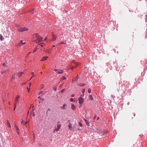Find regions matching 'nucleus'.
<instances>
[{
	"label": "nucleus",
	"instance_id": "obj_30",
	"mask_svg": "<svg viewBox=\"0 0 147 147\" xmlns=\"http://www.w3.org/2000/svg\"><path fill=\"white\" fill-rule=\"evenodd\" d=\"M38 98H40L41 100H42V101H43L44 100V99H43V98H41L40 97V96H39V97H38Z\"/></svg>",
	"mask_w": 147,
	"mask_h": 147
},
{
	"label": "nucleus",
	"instance_id": "obj_43",
	"mask_svg": "<svg viewBox=\"0 0 147 147\" xmlns=\"http://www.w3.org/2000/svg\"><path fill=\"white\" fill-rule=\"evenodd\" d=\"M60 44H65V43H64L63 42H61V43H60Z\"/></svg>",
	"mask_w": 147,
	"mask_h": 147
},
{
	"label": "nucleus",
	"instance_id": "obj_13",
	"mask_svg": "<svg viewBox=\"0 0 147 147\" xmlns=\"http://www.w3.org/2000/svg\"><path fill=\"white\" fill-rule=\"evenodd\" d=\"M71 108L73 110H74L76 109V107L74 104H71Z\"/></svg>",
	"mask_w": 147,
	"mask_h": 147
},
{
	"label": "nucleus",
	"instance_id": "obj_44",
	"mask_svg": "<svg viewBox=\"0 0 147 147\" xmlns=\"http://www.w3.org/2000/svg\"><path fill=\"white\" fill-rule=\"evenodd\" d=\"M42 44H40H40H41V45H40L41 46V47H43V45H42Z\"/></svg>",
	"mask_w": 147,
	"mask_h": 147
},
{
	"label": "nucleus",
	"instance_id": "obj_57",
	"mask_svg": "<svg viewBox=\"0 0 147 147\" xmlns=\"http://www.w3.org/2000/svg\"><path fill=\"white\" fill-rule=\"evenodd\" d=\"M81 125H82V124H81V125L80 124V126Z\"/></svg>",
	"mask_w": 147,
	"mask_h": 147
},
{
	"label": "nucleus",
	"instance_id": "obj_35",
	"mask_svg": "<svg viewBox=\"0 0 147 147\" xmlns=\"http://www.w3.org/2000/svg\"><path fill=\"white\" fill-rule=\"evenodd\" d=\"M111 96L112 97V98H115V96L114 95H111Z\"/></svg>",
	"mask_w": 147,
	"mask_h": 147
},
{
	"label": "nucleus",
	"instance_id": "obj_37",
	"mask_svg": "<svg viewBox=\"0 0 147 147\" xmlns=\"http://www.w3.org/2000/svg\"><path fill=\"white\" fill-rule=\"evenodd\" d=\"M31 74H32V76L33 75V77L34 76V72H32V73H31Z\"/></svg>",
	"mask_w": 147,
	"mask_h": 147
},
{
	"label": "nucleus",
	"instance_id": "obj_21",
	"mask_svg": "<svg viewBox=\"0 0 147 147\" xmlns=\"http://www.w3.org/2000/svg\"><path fill=\"white\" fill-rule=\"evenodd\" d=\"M66 79V78L65 77V76H64L61 78V80H65Z\"/></svg>",
	"mask_w": 147,
	"mask_h": 147
},
{
	"label": "nucleus",
	"instance_id": "obj_55",
	"mask_svg": "<svg viewBox=\"0 0 147 147\" xmlns=\"http://www.w3.org/2000/svg\"><path fill=\"white\" fill-rule=\"evenodd\" d=\"M99 119V118L98 117L97 118V120H98Z\"/></svg>",
	"mask_w": 147,
	"mask_h": 147
},
{
	"label": "nucleus",
	"instance_id": "obj_1",
	"mask_svg": "<svg viewBox=\"0 0 147 147\" xmlns=\"http://www.w3.org/2000/svg\"><path fill=\"white\" fill-rule=\"evenodd\" d=\"M34 38L33 39V41L37 43L39 45L40 44H42V39L43 38L39 35L38 34H36L34 36Z\"/></svg>",
	"mask_w": 147,
	"mask_h": 147
},
{
	"label": "nucleus",
	"instance_id": "obj_50",
	"mask_svg": "<svg viewBox=\"0 0 147 147\" xmlns=\"http://www.w3.org/2000/svg\"><path fill=\"white\" fill-rule=\"evenodd\" d=\"M47 39V37H46V38H45V39H44V40H46V39Z\"/></svg>",
	"mask_w": 147,
	"mask_h": 147
},
{
	"label": "nucleus",
	"instance_id": "obj_52",
	"mask_svg": "<svg viewBox=\"0 0 147 147\" xmlns=\"http://www.w3.org/2000/svg\"><path fill=\"white\" fill-rule=\"evenodd\" d=\"M31 83L30 84V85H29V86L30 87L31 86Z\"/></svg>",
	"mask_w": 147,
	"mask_h": 147
},
{
	"label": "nucleus",
	"instance_id": "obj_12",
	"mask_svg": "<svg viewBox=\"0 0 147 147\" xmlns=\"http://www.w3.org/2000/svg\"><path fill=\"white\" fill-rule=\"evenodd\" d=\"M25 44V42H23V41L22 40L21 41L20 43L18 44L19 46H21Z\"/></svg>",
	"mask_w": 147,
	"mask_h": 147
},
{
	"label": "nucleus",
	"instance_id": "obj_45",
	"mask_svg": "<svg viewBox=\"0 0 147 147\" xmlns=\"http://www.w3.org/2000/svg\"><path fill=\"white\" fill-rule=\"evenodd\" d=\"M7 123L9 125V127H11V125L9 124V123L8 121H7Z\"/></svg>",
	"mask_w": 147,
	"mask_h": 147
},
{
	"label": "nucleus",
	"instance_id": "obj_47",
	"mask_svg": "<svg viewBox=\"0 0 147 147\" xmlns=\"http://www.w3.org/2000/svg\"><path fill=\"white\" fill-rule=\"evenodd\" d=\"M33 77V76H32V77L30 78V80H31V79L32 78V77Z\"/></svg>",
	"mask_w": 147,
	"mask_h": 147
},
{
	"label": "nucleus",
	"instance_id": "obj_59",
	"mask_svg": "<svg viewBox=\"0 0 147 147\" xmlns=\"http://www.w3.org/2000/svg\"><path fill=\"white\" fill-rule=\"evenodd\" d=\"M40 102H39V103H40Z\"/></svg>",
	"mask_w": 147,
	"mask_h": 147
},
{
	"label": "nucleus",
	"instance_id": "obj_29",
	"mask_svg": "<svg viewBox=\"0 0 147 147\" xmlns=\"http://www.w3.org/2000/svg\"><path fill=\"white\" fill-rule=\"evenodd\" d=\"M53 90H54L55 91H56L57 90V88L55 87H54L53 88Z\"/></svg>",
	"mask_w": 147,
	"mask_h": 147
},
{
	"label": "nucleus",
	"instance_id": "obj_31",
	"mask_svg": "<svg viewBox=\"0 0 147 147\" xmlns=\"http://www.w3.org/2000/svg\"><path fill=\"white\" fill-rule=\"evenodd\" d=\"M88 92L89 93H90L91 92V90L90 89H89L88 90Z\"/></svg>",
	"mask_w": 147,
	"mask_h": 147
},
{
	"label": "nucleus",
	"instance_id": "obj_28",
	"mask_svg": "<svg viewBox=\"0 0 147 147\" xmlns=\"http://www.w3.org/2000/svg\"><path fill=\"white\" fill-rule=\"evenodd\" d=\"M14 111H15L16 108V103L14 105Z\"/></svg>",
	"mask_w": 147,
	"mask_h": 147
},
{
	"label": "nucleus",
	"instance_id": "obj_20",
	"mask_svg": "<svg viewBox=\"0 0 147 147\" xmlns=\"http://www.w3.org/2000/svg\"><path fill=\"white\" fill-rule=\"evenodd\" d=\"M71 126H72V125L71 123H70L69 124V125H68V128L69 129H72V127Z\"/></svg>",
	"mask_w": 147,
	"mask_h": 147
},
{
	"label": "nucleus",
	"instance_id": "obj_8",
	"mask_svg": "<svg viewBox=\"0 0 147 147\" xmlns=\"http://www.w3.org/2000/svg\"><path fill=\"white\" fill-rule=\"evenodd\" d=\"M56 39V37L54 35H53L52 36V39L51 40V41L54 42Z\"/></svg>",
	"mask_w": 147,
	"mask_h": 147
},
{
	"label": "nucleus",
	"instance_id": "obj_24",
	"mask_svg": "<svg viewBox=\"0 0 147 147\" xmlns=\"http://www.w3.org/2000/svg\"><path fill=\"white\" fill-rule=\"evenodd\" d=\"M89 98H90V100H93V98L92 97V96L91 95H90L89 96Z\"/></svg>",
	"mask_w": 147,
	"mask_h": 147
},
{
	"label": "nucleus",
	"instance_id": "obj_11",
	"mask_svg": "<svg viewBox=\"0 0 147 147\" xmlns=\"http://www.w3.org/2000/svg\"><path fill=\"white\" fill-rule=\"evenodd\" d=\"M48 57L46 56L43 57L41 60L42 61H45L48 58Z\"/></svg>",
	"mask_w": 147,
	"mask_h": 147
},
{
	"label": "nucleus",
	"instance_id": "obj_32",
	"mask_svg": "<svg viewBox=\"0 0 147 147\" xmlns=\"http://www.w3.org/2000/svg\"><path fill=\"white\" fill-rule=\"evenodd\" d=\"M65 91V89H63L61 91V93H63V92H64V91Z\"/></svg>",
	"mask_w": 147,
	"mask_h": 147
},
{
	"label": "nucleus",
	"instance_id": "obj_39",
	"mask_svg": "<svg viewBox=\"0 0 147 147\" xmlns=\"http://www.w3.org/2000/svg\"><path fill=\"white\" fill-rule=\"evenodd\" d=\"M15 78V77L14 76H13L12 77V79H14V78Z\"/></svg>",
	"mask_w": 147,
	"mask_h": 147
},
{
	"label": "nucleus",
	"instance_id": "obj_22",
	"mask_svg": "<svg viewBox=\"0 0 147 147\" xmlns=\"http://www.w3.org/2000/svg\"><path fill=\"white\" fill-rule=\"evenodd\" d=\"M85 89H83L82 90V93L83 94V96H84V93L85 92Z\"/></svg>",
	"mask_w": 147,
	"mask_h": 147
},
{
	"label": "nucleus",
	"instance_id": "obj_18",
	"mask_svg": "<svg viewBox=\"0 0 147 147\" xmlns=\"http://www.w3.org/2000/svg\"><path fill=\"white\" fill-rule=\"evenodd\" d=\"M79 79V78L78 76H76V78L74 80H73V81H76Z\"/></svg>",
	"mask_w": 147,
	"mask_h": 147
},
{
	"label": "nucleus",
	"instance_id": "obj_49",
	"mask_svg": "<svg viewBox=\"0 0 147 147\" xmlns=\"http://www.w3.org/2000/svg\"><path fill=\"white\" fill-rule=\"evenodd\" d=\"M146 22H147V18H146Z\"/></svg>",
	"mask_w": 147,
	"mask_h": 147
},
{
	"label": "nucleus",
	"instance_id": "obj_51",
	"mask_svg": "<svg viewBox=\"0 0 147 147\" xmlns=\"http://www.w3.org/2000/svg\"><path fill=\"white\" fill-rule=\"evenodd\" d=\"M9 105H11V103H10V102H9Z\"/></svg>",
	"mask_w": 147,
	"mask_h": 147
},
{
	"label": "nucleus",
	"instance_id": "obj_36",
	"mask_svg": "<svg viewBox=\"0 0 147 147\" xmlns=\"http://www.w3.org/2000/svg\"><path fill=\"white\" fill-rule=\"evenodd\" d=\"M27 89L28 90V92H29L30 90V88H28L27 87Z\"/></svg>",
	"mask_w": 147,
	"mask_h": 147
},
{
	"label": "nucleus",
	"instance_id": "obj_19",
	"mask_svg": "<svg viewBox=\"0 0 147 147\" xmlns=\"http://www.w3.org/2000/svg\"><path fill=\"white\" fill-rule=\"evenodd\" d=\"M34 10V9H32L30 11V13H31V14H32L33 13Z\"/></svg>",
	"mask_w": 147,
	"mask_h": 147
},
{
	"label": "nucleus",
	"instance_id": "obj_54",
	"mask_svg": "<svg viewBox=\"0 0 147 147\" xmlns=\"http://www.w3.org/2000/svg\"><path fill=\"white\" fill-rule=\"evenodd\" d=\"M33 115L34 116H35V114L34 113L33 114Z\"/></svg>",
	"mask_w": 147,
	"mask_h": 147
},
{
	"label": "nucleus",
	"instance_id": "obj_9",
	"mask_svg": "<svg viewBox=\"0 0 147 147\" xmlns=\"http://www.w3.org/2000/svg\"><path fill=\"white\" fill-rule=\"evenodd\" d=\"M20 95H17L15 99V101L16 102L19 100V98H20Z\"/></svg>",
	"mask_w": 147,
	"mask_h": 147
},
{
	"label": "nucleus",
	"instance_id": "obj_34",
	"mask_svg": "<svg viewBox=\"0 0 147 147\" xmlns=\"http://www.w3.org/2000/svg\"><path fill=\"white\" fill-rule=\"evenodd\" d=\"M96 115L94 116V117L93 118V119L94 120L95 119H96Z\"/></svg>",
	"mask_w": 147,
	"mask_h": 147
},
{
	"label": "nucleus",
	"instance_id": "obj_17",
	"mask_svg": "<svg viewBox=\"0 0 147 147\" xmlns=\"http://www.w3.org/2000/svg\"><path fill=\"white\" fill-rule=\"evenodd\" d=\"M23 74V72H20V73L18 74V76L19 77L21 76L22 74Z\"/></svg>",
	"mask_w": 147,
	"mask_h": 147
},
{
	"label": "nucleus",
	"instance_id": "obj_7",
	"mask_svg": "<svg viewBox=\"0 0 147 147\" xmlns=\"http://www.w3.org/2000/svg\"><path fill=\"white\" fill-rule=\"evenodd\" d=\"M67 106L66 104H64L63 106L60 107V108L62 109H65L66 108V107Z\"/></svg>",
	"mask_w": 147,
	"mask_h": 147
},
{
	"label": "nucleus",
	"instance_id": "obj_26",
	"mask_svg": "<svg viewBox=\"0 0 147 147\" xmlns=\"http://www.w3.org/2000/svg\"><path fill=\"white\" fill-rule=\"evenodd\" d=\"M85 85V84H80L79 85L80 86H84V85Z\"/></svg>",
	"mask_w": 147,
	"mask_h": 147
},
{
	"label": "nucleus",
	"instance_id": "obj_10",
	"mask_svg": "<svg viewBox=\"0 0 147 147\" xmlns=\"http://www.w3.org/2000/svg\"><path fill=\"white\" fill-rule=\"evenodd\" d=\"M88 68L87 67H84V74H87V71Z\"/></svg>",
	"mask_w": 147,
	"mask_h": 147
},
{
	"label": "nucleus",
	"instance_id": "obj_2",
	"mask_svg": "<svg viewBox=\"0 0 147 147\" xmlns=\"http://www.w3.org/2000/svg\"><path fill=\"white\" fill-rule=\"evenodd\" d=\"M79 63H76L75 61H74L71 62L69 65V67L71 70H73L74 69L76 68L79 65Z\"/></svg>",
	"mask_w": 147,
	"mask_h": 147
},
{
	"label": "nucleus",
	"instance_id": "obj_5",
	"mask_svg": "<svg viewBox=\"0 0 147 147\" xmlns=\"http://www.w3.org/2000/svg\"><path fill=\"white\" fill-rule=\"evenodd\" d=\"M55 71H56L57 74H62L63 72V71L62 70H59L56 69L55 70Z\"/></svg>",
	"mask_w": 147,
	"mask_h": 147
},
{
	"label": "nucleus",
	"instance_id": "obj_6",
	"mask_svg": "<svg viewBox=\"0 0 147 147\" xmlns=\"http://www.w3.org/2000/svg\"><path fill=\"white\" fill-rule=\"evenodd\" d=\"M84 99L81 97H80L78 99L79 103L81 104L84 102Z\"/></svg>",
	"mask_w": 147,
	"mask_h": 147
},
{
	"label": "nucleus",
	"instance_id": "obj_23",
	"mask_svg": "<svg viewBox=\"0 0 147 147\" xmlns=\"http://www.w3.org/2000/svg\"><path fill=\"white\" fill-rule=\"evenodd\" d=\"M70 101L71 102H75V100H74L73 98H71L70 99Z\"/></svg>",
	"mask_w": 147,
	"mask_h": 147
},
{
	"label": "nucleus",
	"instance_id": "obj_3",
	"mask_svg": "<svg viewBox=\"0 0 147 147\" xmlns=\"http://www.w3.org/2000/svg\"><path fill=\"white\" fill-rule=\"evenodd\" d=\"M57 127H56L53 131V132L54 133L55 131H58L61 128V125L60 123H59V122L57 123Z\"/></svg>",
	"mask_w": 147,
	"mask_h": 147
},
{
	"label": "nucleus",
	"instance_id": "obj_14",
	"mask_svg": "<svg viewBox=\"0 0 147 147\" xmlns=\"http://www.w3.org/2000/svg\"><path fill=\"white\" fill-rule=\"evenodd\" d=\"M44 51H45V52L46 53H47L48 54H50L51 53V51L50 50H47L46 51H45V50H43Z\"/></svg>",
	"mask_w": 147,
	"mask_h": 147
},
{
	"label": "nucleus",
	"instance_id": "obj_58",
	"mask_svg": "<svg viewBox=\"0 0 147 147\" xmlns=\"http://www.w3.org/2000/svg\"><path fill=\"white\" fill-rule=\"evenodd\" d=\"M81 125H82V124H81V125L80 124V126Z\"/></svg>",
	"mask_w": 147,
	"mask_h": 147
},
{
	"label": "nucleus",
	"instance_id": "obj_42",
	"mask_svg": "<svg viewBox=\"0 0 147 147\" xmlns=\"http://www.w3.org/2000/svg\"><path fill=\"white\" fill-rule=\"evenodd\" d=\"M74 94H72L71 95V97H74Z\"/></svg>",
	"mask_w": 147,
	"mask_h": 147
},
{
	"label": "nucleus",
	"instance_id": "obj_33",
	"mask_svg": "<svg viewBox=\"0 0 147 147\" xmlns=\"http://www.w3.org/2000/svg\"><path fill=\"white\" fill-rule=\"evenodd\" d=\"M43 92V91H40L38 93V95H39Z\"/></svg>",
	"mask_w": 147,
	"mask_h": 147
},
{
	"label": "nucleus",
	"instance_id": "obj_48",
	"mask_svg": "<svg viewBox=\"0 0 147 147\" xmlns=\"http://www.w3.org/2000/svg\"><path fill=\"white\" fill-rule=\"evenodd\" d=\"M5 72V71H3L2 72V74H3V73H4Z\"/></svg>",
	"mask_w": 147,
	"mask_h": 147
},
{
	"label": "nucleus",
	"instance_id": "obj_53",
	"mask_svg": "<svg viewBox=\"0 0 147 147\" xmlns=\"http://www.w3.org/2000/svg\"><path fill=\"white\" fill-rule=\"evenodd\" d=\"M81 96H83V94L82 93V94H81Z\"/></svg>",
	"mask_w": 147,
	"mask_h": 147
},
{
	"label": "nucleus",
	"instance_id": "obj_56",
	"mask_svg": "<svg viewBox=\"0 0 147 147\" xmlns=\"http://www.w3.org/2000/svg\"><path fill=\"white\" fill-rule=\"evenodd\" d=\"M81 125H82V124H81V125L80 124V126Z\"/></svg>",
	"mask_w": 147,
	"mask_h": 147
},
{
	"label": "nucleus",
	"instance_id": "obj_38",
	"mask_svg": "<svg viewBox=\"0 0 147 147\" xmlns=\"http://www.w3.org/2000/svg\"><path fill=\"white\" fill-rule=\"evenodd\" d=\"M21 123L22 124H24V122L23 121V120H22Z\"/></svg>",
	"mask_w": 147,
	"mask_h": 147
},
{
	"label": "nucleus",
	"instance_id": "obj_4",
	"mask_svg": "<svg viewBox=\"0 0 147 147\" xmlns=\"http://www.w3.org/2000/svg\"><path fill=\"white\" fill-rule=\"evenodd\" d=\"M28 30V29L26 28H20L19 29H18V31L19 32H24L27 31Z\"/></svg>",
	"mask_w": 147,
	"mask_h": 147
},
{
	"label": "nucleus",
	"instance_id": "obj_16",
	"mask_svg": "<svg viewBox=\"0 0 147 147\" xmlns=\"http://www.w3.org/2000/svg\"><path fill=\"white\" fill-rule=\"evenodd\" d=\"M4 39V38L1 34H0V40L2 41Z\"/></svg>",
	"mask_w": 147,
	"mask_h": 147
},
{
	"label": "nucleus",
	"instance_id": "obj_27",
	"mask_svg": "<svg viewBox=\"0 0 147 147\" xmlns=\"http://www.w3.org/2000/svg\"><path fill=\"white\" fill-rule=\"evenodd\" d=\"M44 87V86L43 84H42L41 85V86H40V88L41 89H42V88H43Z\"/></svg>",
	"mask_w": 147,
	"mask_h": 147
},
{
	"label": "nucleus",
	"instance_id": "obj_25",
	"mask_svg": "<svg viewBox=\"0 0 147 147\" xmlns=\"http://www.w3.org/2000/svg\"><path fill=\"white\" fill-rule=\"evenodd\" d=\"M16 132L18 134H19V130L18 128L16 129Z\"/></svg>",
	"mask_w": 147,
	"mask_h": 147
},
{
	"label": "nucleus",
	"instance_id": "obj_15",
	"mask_svg": "<svg viewBox=\"0 0 147 147\" xmlns=\"http://www.w3.org/2000/svg\"><path fill=\"white\" fill-rule=\"evenodd\" d=\"M84 120L85 122H86V124L88 125V126L89 125H88L89 124L88 121L86 119L84 118Z\"/></svg>",
	"mask_w": 147,
	"mask_h": 147
},
{
	"label": "nucleus",
	"instance_id": "obj_41",
	"mask_svg": "<svg viewBox=\"0 0 147 147\" xmlns=\"http://www.w3.org/2000/svg\"><path fill=\"white\" fill-rule=\"evenodd\" d=\"M3 66H6V65L5 64V63H4L3 64Z\"/></svg>",
	"mask_w": 147,
	"mask_h": 147
},
{
	"label": "nucleus",
	"instance_id": "obj_46",
	"mask_svg": "<svg viewBox=\"0 0 147 147\" xmlns=\"http://www.w3.org/2000/svg\"><path fill=\"white\" fill-rule=\"evenodd\" d=\"M31 53V52H29V53H28V55H29V54H30Z\"/></svg>",
	"mask_w": 147,
	"mask_h": 147
},
{
	"label": "nucleus",
	"instance_id": "obj_40",
	"mask_svg": "<svg viewBox=\"0 0 147 147\" xmlns=\"http://www.w3.org/2000/svg\"><path fill=\"white\" fill-rule=\"evenodd\" d=\"M57 46V45H53V46H52V47H56Z\"/></svg>",
	"mask_w": 147,
	"mask_h": 147
}]
</instances>
